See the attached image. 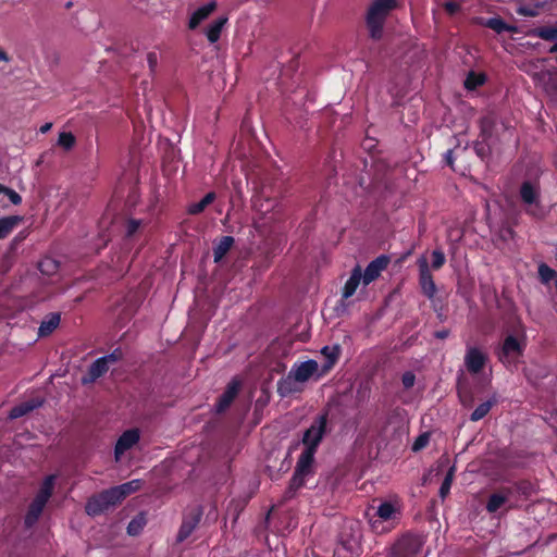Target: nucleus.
<instances>
[{
    "instance_id": "obj_1",
    "label": "nucleus",
    "mask_w": 557,
    "mask_h": 557,
    "mask_svg": "<svg viewBox=\"0 0 557 557\" xmlns=\"http://www.w3.org/2000/svg\"><path fill=\"white\" fill-rule=\"evenodd\" d=\"M323 368L315 360L297 362L293 366L288 375L282 379L277 384V391L281 396L301 391V385L310 380L318 381L324 376Z\"/></svg>"
},
{
    "instance_id": "obj_2",
    "label": "nucleus",
    "mask_w": 557,
    "mask_h": 557,
    "mask_svg": "<svg viewBox=\"0 0 557 557\" xmlns=\"http://www.w3.org/2000/svg\"><path fill=\"white\" fill-rule=\"evenodd\" d=\"M403 503L398 498L381 500L367 511L368 522L373 532L377 534L393 530L400 521Z\"/></svg>"
},
{
    "instance_id": "obj_3",
    "label": "nucleus",
    "mask_w": 557,
    "mask_h": 557,
    "mask_svg": "<svg viewBox=\"0 0 557 557\" xmlns=\"http://www.w3.org/2000/svg\"><path fill=\"white\" fill-rule=\"evenodd\" d=\"M140 488V481L133 480L122 485L107 490L89 498L86 504V512L89 516L100 515L111 507L120 504L125 497Z\"/></svg>"
},
{
    "instance_id": "obj_4",
    "label": "nucleus",
    "mask_w": 557,
    "mask_h": 557,
    "mask_svg": "<svg viewBox=\"0 0 557 557\" xmlns=\"http://www.w3.org/2000/svg\"><path fill=\"white\" fill-rule=\"evenodd\" d=\"M396 7V0H373L367 15L371 37L381 38L384 21Z\"/></svg>"
},
{
    "instance_id": "obj_5",
    "label": "nucleus",
    "mask_w": 557,
    "mask_h": 557,
    "mask_svg": "<svg viewBox=\"0 0 557 557\" xmlns=\"http://www.w3.org/2000/svg\"><path fill=\"white\" fill-rule=\"evenodd\" d=\"M525 338L523 333L509 334L505 337L498 358L506 367H516L523 354Z\"/></svg>"
},
{
    "instance_id": "obj_6",
    "label": "nucleus",
    "mask_w": 557,
    "mask_h": 557,
    "mask_svg": "<svg viewBox=\"0 0 557 557\" xmlns=\"http://www.w3.org/2000/svg\"><path fill=\"white\" fill-rule=\"evenodd\" d=\"M55 478L57 476L54 474H51L44 480L25 517L27 525L34 524L41 515L54 488Z\"/></svg>"
},
{
    "instance_id": "obj_7",
    "label": "nucleus",
    "mask_w": 557,
    "mask_h": 557,
    "mask_svg": "<svg viewBox=\"0 0 557 557\" xmlns=\"http://www.w3.org/2000/svg\"><path fill=\"white\" fill-rule=\"evenodd\" d=\"M465 367L472 375H481L487 367V354L475 346H467L465 358Z\"/></svg>"
},
{
    "instance_id": "obj_8",
    "label": "nucleus",
    "mask_w": 557,
    "mask_h": 557,
    "mask_svg": "<svg viewBox=\"0 0 557 557\" xmlns=\"http://www.w3.org/2000/svg\"><path fill=\"white\" fill-rule=\"evenodd\" d=\"M313 456L311 448H305L301 453L294 476L292 479V487L299 488L305 484L306 479L313 472Z\"/></svg>"
},
{
    "instance_id": "obj_9",
    "label": "nucleus",
    "mask_w": 557,
    "mask_h": 557,
    "mask_svg": "<svg viewBox=\"0 0 557 557\" xmlns=\"http://www.w3.org/2000/svg\"><path fill=\"white\" fill-rule=\"evenodd\" d=\"M421 549V541L414 536L401 537L392 548V557H416Z\"/></svg>"
},
{
    "instance_id": "obj_10",
    "label": "nucleus",
    "mask_w": 557,
    "mask_h": 557,
    "mask_svg": "<svg viewBox=\"0 0 557 557\" xmlns=\"http://www.w3.org/2000/svg\"><path fill=\"white\" fill-rule=\"evenodd\" d=\"M326 419L325 417H319L312 425L306 431L304 435L305 448H311L314 454L317 446L319 445L325 430Z\"/></svg>"
},
{
    "instance_id": "obj_11",
    "label": "nucleus",
    "mask_w": 557,
    "mask_h": 557,
    "mask_svg": "<svg viewBox=\"0 0 557 557\" xmlns=\"http://www.w3.org/2000/svg\"><path fill=\"white\" fill-rule=\"evenodd\" d=\"M140 433L138 429H131L123 432L115 445V460L120 461L123 455L138 443Z\"/></svg>"
},
{
    "instance_id": "obj_12",
    "label": "nucleus",
    "mask_w": 557,
    "mask_h": 557,
    "mask_svg": "<svg viewBox=\"0 0 557 557\" xmlns=\"http://www.w3.org/2000/svg\"><path fill=\"white\" fill-rule=\"evenodd\" d=\"M520 196L528 212L536 214L540 205V189L534 183L525 182L520 189Z\"/></svg>"
},
{
    "instance_id": "obj_13",
    "label": "nucleus",
    "mask_w": 557,
    "mask_h": 557,
    "mask_svg": "<svg viewBox=\"0 0 557 557\" xmlns=\"http://www.w3.org/2000/svg\"><path fill=\"white\" fill-rule=\"evenodd\" d=\"M418 264L420 269V286L422 292L429 298H432L436 293V286L430 273L428 261L422 257L418 260Z\"/></svg>"
},
{
    "instance_id": "obj_14",
    "label": "nucleus",
    "mask_w": 557,
    "mask_h": 557,
    "mask_svg": "<svg viewBox=\"0 0 557 557\" xmlns=\"http://www.w3.org/2000/svg\"><path fill=\"white\" fill-rule=\"evenodd\" d=\"M388 263L389 259L386 256H380L379 258L370 262L363 275L361 274L362 283L364 285H369L371 282L376 280L382 273V271L386 269Z\"/></svg>"
},
{
    "instance_id": "obj_15",
    "label": "nucleus",
    "mask_w": 557,
    "mask_h": 557,
    "mask_svg": "<svg viewBox=\"0 0 557 557\" xmlns=\"http://www.w3.org/2000/svg\"><path fill=\"white\" fill-rule=\"evenodd\" d=\"M218 8L216 1H209L197 8L189 17L188 28L196 29L205 20H207Z\"/></svg>"
},
{
    "instance_id": "obj_16",
    "label": "nucleus",
    "mask_w": 557,
    "mask_h": 557,
    "mask_svg": "<svg viewBox=\"0 0 557 557\" xmlns=\"http://www.w3.org/2000/svg\"><path fill=\"white\" fill-rule=\"evenodd\" d=\"M116 360L114 355L102 357L96 360L89 369V380L84 379V382H91L104 374L109 369V363Z\"/></svg>"
},
{
    "instance_id": "obj_17",
    "label": "nucleus",
    "mask_w": 557,
    "mask_h": 557,
    "mask_svg": "<svg viewBox=\"0 0 557 557\" xmlns=\"http://www.w3.org/2000/svg\"><path fill=\"white\" fill-rule=\"evenodd\" d=\"M321 356L324 358V362L320 366L324 372L329 373L341 356V347L338 345L325 346L321 349Z\"/></svg>"
},
{
    "instance_id": "obj_18",
    "label": "nucleus",
    "mask_w": 557,
    "mask_h": 557,
    "mask_svg": "<svg viewBox=\"0 0 557 557\" xmlns=\"http://www.w3.org/2000/svg\"><path fill=\"white\" fill-rule=\"evenodd\" d=\"M239 391V382L234 380L228 385L226 391L221 396L219 403H218V410L223 411L225 410L230 404L234 400L237 393Z\"/></svg>"
},
{
    "instance_id": "obj_19",
    "label": "nucleus",
    "mask_w": 557,
    "mask_h": 557,
    "mask_svg": "<svg viewBox=\"0 0 557 557\" xmlns=\"http://www.w3.org/2000/svg\"><path fill=\"white\" fill-rule=\"evenodd\" d=\"M226 23L227 17L223 16L214 20L208 25V27L206 28V36L211 44H214L220 39L222 29Z\"/></svg>"
},
{
    "instance_id": "obj_20",
    "label": "nucleus",
    "mask_w": 557,
    "mask_h": 557,
    "mask_svg": "<svg viewBox=\"0 0 557 557\" xmlns=\"http://www.w3.org/2000/svg\"><path fill=\"white\" fill-rule=\"evenodd\" d=\"M509 495V490H503L500 492L492 494L486 505L487 511L495 512L498 509H500L508 502Z\"/></svg>"
},
{
    "instance_id": "obj_21",
    "label": "nucleus",
    "mask_w": 557,
    "mask_h": 557,
    "mask_svg": "<svg viewBox=\"0 0 557 557\" xmlns=\"http://www.w3.org/2000/svg\"><path fill=\"white\" fill-rule=\"evenodd\" d=\"M361 277V269L359 267L355 268L350 277L346 282L344 289H343V297L349 298L351 297L355 292L357 290V287L360 284Z\"/></svg>"
},
{
    "instance_id": "obj_22",
    "label": "nucleus",
    "mask_w": 557,
    "mask_h": 557,
    "mask_svg": "<svg viewBox=\"0 0 557 557\" xmlns=\"http://www.w3.org/2000/svg\"><path fill=\"white\" fill-rule=\"evenodd\" d=\"M234 243L233 237L224 236L220 239L214 248V261L219 262L231 249Z\"/></svg>"
},
{
    "instance_id": "obj_23",
    "label": "nucleus",
    "mask_w": 557,
    "mask_h": 557,
    "mask_svg": "<svg viewBox=\"0 0 557 557\" xmlns=\"http://www.w3.org/2000/svg\"><path fill=\"white\" fill-rule=\"evenodd\" d=\"M21 222L18 216L0 219V239L5 238Z\"/></svg>"
},
{
    "instance_id": "obj_24",
    "label": "nucleus",
    "mask_w": 557,
    "mask_h": 557,
    "mask_svg": "<svg viewBox=\"0 0 557 557\" xmlns=\"http://www.w3.org/2000/svg\"><path fill=\"white\" fill-rule=\"evenodd\" d=\"M60 323V317L58 314L50 315L47 320L42 321V323L39 326V335L40 336H47L50 333H52L53 330L57 329V326Z\"/></svg>"
},
{
    "instance_id": "obj_25",
    "label": "nucleus",
    "mask_w": 557,
    "mask_h": 557,
    "mask_svg": "<svg viewBox=\"0 0 557 557\" xmlns=\"http://www.w3.org/2000/svg\"><path fill=\"white\" fill-rule=\"evenodd\" d=\"M215 199L214 193L207 194L200 201L193 203L188 208V212L191 214H198L202 212L210 203Z\"/></svg>"
},
{
    "instance_id": "obj_26",
    "label": "nucleus",
    "mask_w": 557,
    "mask_h": 557,
    "mask_svg": "<svg viewBox=\"0 0 557 557\" xmlns=\"http://www.w3.org/2000/svg\"><path fill=\"white\" fill-rule=\"evenodd\" d=\"M485 77L481 73L471 72L465 81V87L468 90H474L476 87L483 85Z\"/></svg>"
},
{
    "instance_id": "obj_27",
    "label": "nucleus",
    "mask_w": 557,
    "mask_h": 557,
    "mask_svg": "<svg viewBox=\"0 0 557 557\" xmlns=\"http://www.w3.org/2000/svg\"><path fill=\"white\" fill-rule=\"evenodd\" d=\"M75 136L70 132H62L59 134L58 145L65 150H70L75 145Z\"/></svg>"
},
{
    "instance_id": "obj_28",
    "label": "nucleus",
    "mask_w": 557,
    "mask_h": 557,
    "mask_svg": "<svg viewBox=\"0 0 557 557\" xmlns=\"http://www.w3.org/2000/svg\"><path fill=\"white\" fill-rule=\"evenodd\" d=\"M198 518H195L191 521H184L178 532V541L187 539L196 528Z\"/></svg>"
},
{
    "instance_id": "obj_29",
    "label": "nucleus",
    "mask_w": 557,
    "mask_h": 557,
    "mask_svg": "<svg viewBox=\"0 0 557 557\" xmlns=\"http://www.w3.org/2000/svg\"><path fill=\"white\" fill-rule=\"evenodd\" d=\"M492 406H493L492 401H485V403L479 405L472 412L471 420L479 421L482 418H484L491 410Z\"/></svg>"
},
{
    "instance_id": "obj_30",
    "label": "nucleus",
    "mask_w": 557,
    "mask_h": 557,
    "mask_svg": "<svg viewBox=\"0 0 557 557\" xmlns=\"http://www.w3.org/2000/svg\"><path fill=\"white\" fill-rule=\"evenodd\" d=\"M536 35L545 40L557 39V27L546 26L536 29Z\"/></svg>"
},
{
    "instance_id": "obj_31",
    "label": "nucleus",
    "mask_w": 557,
    "mask_h": 557,
    "mask_svg": "<svg viewBox=\"0 0 557 557\" xmlns=\"http://www.w3.org/2000/svg\"><path fill=\"white\" fill-rule=\"evenodd\" d=\"M539 274L543 283H549L557 275V273L546 264H541L539 267Z\"/></svg>"
},
{
    "instance_id": "obj_32",
    "label": "nucleus",
    "mask_w": 557,
    "mask_h": 557,
    "mask_svg": "<svg viewBox=\"0 0 557 557\" xmlns=\"http://www.w3.org/2000/svg\"><path fill=\"white\" fill-rule=\"evenodd\" d=\"M485 26L492 28L493 30L497 33H502L504 30H508L509 27L504 23L503 20L494 17L490 18L484 23Z\"/></svg>"
},
{
    "instance_id": "obj_33",
    "label": "nucleus",
    "mask_w": 557,
    "mask_h": 557,
    "mask_svg": "<svg viewBox=\"0 0 557 557\" xmlns=\"http://www.w3.org/2000/svg\"><path fill=\"white\" fill-rule=\"evenodd\" d=\"M36 407V405H30L28 403L26 404H22L20 406H16L15 408H13L10 412V417L11 418H18V417H22L24 416L25 413L29 412L30 410H33L34 408Z\"/></svg>"
},
{
    "instance_id": "obj_34",
    "label": "nucleus",
    "mask_w": 557,
    "mask_h": 557,
    "mask_svg": "<svg viewBox=\"0 0 557 557\" xmlns=\"http://www.w3.org/2000/svg\"><path fill=\"white\" fill-rule=\"evenodd\" d=\"M145 524V519L144 517H137L135 519H133L128 527H127V532L131 534V535H136L140 532V530L143 529Z\"/></svg>"
},
{
    "instance_id": "obj_35",
    "label": "nucleus",
    "mask_w": 557,
    "mask_h": 557,
    "mask_svg": "<svg viewBox=\"0 0 557 557\" xmlns=\"http://www.w3.org/2000/svg\"><path fill=\"white\" fill-rule=\"evenodd\" d=\"M454 469L451 468L449 470V472L447 473L445 480L443 481L442 483V486H441V490H440V494L441 496L444 498L446 497V495L449 493L450 491V486H451V483H453V478H454Z\"/></svg>"
},
{
    "instance_id": "obj_36",
    "label": "nucleus",
    "mask_w": 557,
    "mask_h": 557,
    "mask_svg": "<svg viewBox=\"0 0 557 557\" xmlns=\"http://www.w3.org/2000/svg\"><path fill=\"white\" fill-rule=\"evenodd\" d=\"M255 207L261 213H267V212H269L270 210H272L274 208V201H272V200H264V202H263L262 199L259 198V199H257L255 201Z\"/></svg>"
},
{
    "instance_id": "obj_37",
    "label": "nucleus",
    "mask_w": 557,
    "mask_h": 557,
    "mask_svg": "<svg viewBox=\"0 0 557 557\" xmlns=\"http://www.w3.org/2000/svg\"><path fill=\"white\" fill-rule=\"evenodd\" d=\"M433 260H432V268L434 270H438L443 267L445 263V256L441 250H434L432 253Z\"/></svg>"
},
{
    "instance_id": "obj_38",
    "label": "nucleus",
    "mask_w": 557,
    "mask_h": 557,
    "mask_svg": "<svg viewBox=\"0 0 557 557\" xmlns=\"http://www.w3.org/2000/svg\"><path fill=\"white\" fill-rule=\"evenodd\" d=\"M430 436L428 433L421 434L413 443L412 449L418 451L429 444Z\"/></svg>"
},
{
    "instance_id": "obj_39",
    "label": "nucleus",
    "mask_w": 557,
    "mask_h": 557,
    "mask_svg": "<svg viewBox=\"0 0 557 557\" xmlns=\"http://www.w3.org/2000/svg\"><path fill=\"white\" fill-rule=\"evenodd\" d=\"M443 7L449 14H455L459 11L460 3L457 0H446Z\"/></svg>"
},
{
    "instance_id": "obj_40",
    "label": "nucleus",
    "mask_w": 557,
    "mask_h": 557,
    "mask_svg": "<svg viewBox=\"0 0 557 557\" xmlns=\"http://www.w3.org/2000/svg\"><path fill=\"white\" fill-rule=\"evenodd\" d=\"M4 194L9 197V199L11 200L12 203H14V205L21 203L22 198L16 191H14L10 188H7Z\"/></svg>"
},
{
    "instance_id": "obj_41",
    "label": "nucleus",
    "mask_w": 557,
    "mask_h": 557,
    "mask_svg": "<svg viewBox=\"0 0 557 557\" xmlns=\"http://www.w3.org/2000/svg\"><path fill=\"white\" fill-rule=\"evenodd\" d=\"M401 381H403L404 386L409 388V387L413 386V384H414V374L411 372H406L403 375Z\"/></svg>"
},
{
    "instance_id": "obj_42",
    "label": "nucleus",
    "mask_w": 557,
    "mask_h": 557,
    "mask_svg": "<svg viewBox=\"0 0 557 557\" xmlns=\"http://www.w3.org/2000/svg\"><path fill=\"white\" fill-rule=\"evenodd\" d=\"M139 227V222L138 221H129L128 224H127V234L128 235H132L133 233L136 232V230Z\"/></svg>"
},
{
    "instance_id": "obj_43",
    "label": "nucleus",
    "mask_w": 557,
    "mask_h": 557,
    "mask_svg": "<svg viewBox=\"0 0 557 557\" xmlns=\"http://www.w3.org/2000/svg\"><path fill=\"white\" fill-rule=\"evenodd\" d=\"M148 63L150 65L151 69H153L156 65H157V62H158V58H157V54L151 52L148 54Z\"/></svg>"
},
{
    "instance_id": "obj_44",
    "label": "nucleus",
    "mask_w": 557,
    "mask_h": 557,
    "mask_svg": "<svg viewBox=\"0 0 557 557\" xmlns=\"http://www.w3.org/2000/svg\"><path fill=\"white\" fill-rule=\"evenodd\" d=\"M0 61L10 62V57L1 47H0Z\"/></svg>"
},
{
    "instance_id": "obj_45",
    "label": "nucleus",
    "mask_w": 557,
    "mask_h": 557,
    "mask_svg": "<svg viewBox=\"0 0 557 557\" xmlns=\"http://www.w3.org/2000/svg\"><path fill=\"white\" fill-rule=\"evenodd\" d=\"M51 127H52V123H46L40 127V132L45 134V133L49 132L51 129Z\"/></svg>"
},
{
    "instance_id": "obj_46",
    "label": "nucleus",
    "mask_w": 557,
    "mask_h": 557,
    "mask_svg": "<svg viewBox=\"0 0 557 557\" xmlns=\"http://www.w3.org/2000/svg\"><path fill=\"white\" fill-rule=\"evenodd\" d=\"M52 264H53L52 260L47 259V260L42 261L40 265L44 269L45 267H50Z\"/></svg>"
},
{
    "instance_id": "obj_47",
    "label": "nucleus",
    "mask_w": 557,
    "mask_h": 557,
    "mask_svg": "<svg viewBox=\"0 0 557 557\" xmlns=\"http://www.w3.org/2000/svg\"><path fill=\"white\" fill-rule=\"evenodd\" d=\"M521 13L525 14V15H534V12H532L531 10H521Z\"/></svg>"
},
{
    "instance_id": "obj_48",
    "label": "nucleus",
    "mask_w": 557,
    "mask_h": 557,
    "mask_svg": "<svg viewBox=\"0 0 557 557\" xmlns=\"http://www.w3.org/2000/svg\"><path fill=\"white\" fill-rule=\"evenodd\" d=\"M7 190V187L0 184V193H3Z\"/></svg>"
},
{
    "instance_id": "obj_49",
    "label": "nucleus",
    "mask_w": 557,
    "mask_h": 557,
    "mask_svg": "<svg viewBox=\"0 0 557 557\" xmlns=\"http://www.w3.org/2000/svg\"><path fill=\"white\" fill-rule=\"evenodd\" d=\"M553 281L555 282V287H556V290H557V275L555 276V278Z\"/></svg>"
},
{
    "instance_id": "obj_50",
    "label": "nucleus",
    "mask_w": 557,
    "mask_h": 557,
    "mask_svg": "<svg viewBox=\"0 0 557 557\" xmlns=\"http://www.w3.org/2000/svg\"><path fill=\"white\" fill-rule=\"evenodd\" d=\"M552 51H557V44L552 48Z\"/></svg>"
}]
</instances>
